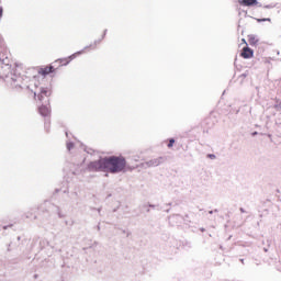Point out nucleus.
Instances as JSON below:
<instances>
[{"mask_svg":"<svg viewBox=\"0 0 281 281\" xmlns=\"http://www.w3.org/2000/svg\"><path fill=\"white\" fill-rule=\"evenodd\" d=\"M0 78L13 89L21 88V80H23L21 76L12 71V66L10 65V59L8 57H0Z\"/></svg>","mask_w":281,"mask_h":281,"instance_id":"obj_1","label":"nucleus"},{"mask_svg":"<svg viewBox=\"0 0 281 281\" xmlns=\"http://www.w3.org/2000/svg\"><path fill=\"white\" fill-rule=\"evenodd\" d=\"M126 170V158L120 156L105 157V172L117 175Z\"/></svg>","mask_w":281,"mask_h":281,"instance_id":"obj_2","label":"nucleus"},{"mask_svg":"<svg viewBox=\"0 0 281 281\" xmlns=\"http://www.w3.org/2000/svg\"><path fill=\"white\" fill-rule=\"evenodd\" d=\"M89 172H106V157L88 164Z\"/></svg>","mask_w":281,"mask_h":281,"instance_id":"obj_3","label":"nucleus"},{"mask_svg":"<svg viewBox=\"0 0 281 281\" xmlns=\"http://www.w3.org/2000/svg\"><path fill=\"white\" fill-rule=\"evenodd\" d=\"M35 89H31V91L34 93V97L36 98L37 95V100H40V102H43V100H47V98H49L52 95V90L49 88H43L38 86V82L34 83Z\"/></svg>","mask_w":281,"mask_h":281,"instance_id":"obj_4","label":"nucleus"},{"mask_svg":"<svg viewBox=\"0 0 281 281\" xmlns=\"http://www.w3.org/2000/svg\"><path fill=\"white\" fill-rule=\"evenodd\" d=\"M102 42V40H97L94 41V44L90 45V46H86L82 50H79L72 55H70L68 58H64V59H59L60 63H64L63 65H69V63H71V60H74V58H76L77 56H80V54H85L86 49H95V45H100V43Z\"/></svg>","mask_w":281,"mask_h":281,"instance_id":"obj_5","label":"nucleus"},{"mask_svg":"<svg viewBox=\"0 0 281 281\" xmlns=\"http://www.w3.org/2000/svg\"><path fill=\"white\" fill-rule=\"evenodd\" d=\"M164 161H166L165 157L153 158L151 160L146 161L145 166H147V168H157V166H161Z\"/></svg>","mask_w":281,"mask_h":281,"instance_id":"obj_6","label":"nucleus"},{"mask_svg":"<svg viewBox=\"0 0 281 281\" xmlns=\"http://www.w3.org/2000/svg\"><path fill=\"white\" fill-rule=\"evenodd\" d=\"M38 111L43 117H47L52 113V110L49 109V105H47V104H42L40 106Z\"/></svg>","mask_w":281,"mask_h":281,"instance_id":"obj_7","label":"nucleus"},{"mask_svg":"<svg viewBox=\"0 0 281 281\" xmlns=\"http://www.w3.org/2000/svg\"><path fill=\"white\" fill-rule=\"evenodd\" d=\"M243 58H254V49L249 47H244L241 52Z\"/></svg>","mask_w":281,"mask_h":281,"instance_id":"obj_8","label":"nucleus"},{"mask_svg":"<svg viewBox=\"0 0 281 281\" xmlns=\"http://www.w3.org/2000/svg\"><path fill=\"white\" fill-rule=\"evenodd\" d=\"M240 5H246L247 8H251L258 3V0H241Z\"/></svg>","mask_w":281,"mask_h":281,"instance_id":"obj_9","label":"nucleus"},{"mask_svg":"<svg viewBox=\"0 0 281 281\" xmlns=\"http://www.w3.org/2000/svg\"><path fill=\"white\" fill-rule=\"evenodd\" d=\"M53 72H54V66L42 68L38 71V74H42V76H48V74H53Z\"/></svg>","mask_w":281,"mask_h":281,"instance_id":"obj_10","label":"nucleus"},{"mask_svg":"<svg viewBox=\"0 0 281 281\" xmlns=\"http://www.w3.org/2000/svg\"><path fill=\"white\" fill-rule=\"evenodd\" d=\"M55 207V212L58 215V218H65V214L63 213V211L60 210L59 206H54Z\"/></svg>","mask_w":281,"mask_h":281,"instance_id":"obj_11","label":"nucleus"},{"mask_svg":"<svg viewBox=\"0 0 281 281\" xmlns=\"http://www.w3.org/2000/svg\"><path fill=\"white\" fill-rule=\"evenodd\" d=\"M249 44L250 45H257L258 44V38H256V36L254 35H249Z\"/></svg>","mask_w":281,"mask_h":281,"instance_id":"obj_12","label":"nucleus"},{"mask_svg":"<svg viewBox=\"0 0 281 281\" xmlns=\"http://www.w3.org/2000/svg\"><path fill=\"white\" fill-rule=\"evenodd\" d=\"M175 146V138H170L168 143V148H172Z\"/></svg>","mask_w":281,"mask_h":281,"instance_id":"obj_13","label":"nucleus"},{"mask_svg":"<svg viewBox=\"0 0 281 281\" xmlns=\"http://www.w3.org/2000/svg\"><path fill=\"white\" fill-rule=\"evenodd\" d=\"M74 148V143L68 142L67 143V150H71Z\"/></svg>","mask_w":281,"mask_h":281,"instance_id":"obj_14","label":"nucleus"},{"mask_svg":"<svg viewBox=\"0 0 281 281\" xmlns=\"http://www.w3.org/2000/svg\"><path fill=\"white\" fill-rule=\"evenodd\" d=\"M262 21H271V19L267 18V19H259L258 22L262 23Z\"/></svg>","mask_w":281,"mask_h":281,"instance_id":"obj_15","label":"nucleus"},{"mask_svg":"<svg viewBox=\"0 0 281 281\" xmlns=\"http://www.w3.org/2000/svg\"><path fill=\"white\" fill-rule=\"evenodd\" d=\"M209 158H210V159H216V155H214V154H209Z\"/></svg>","mask_w":281,"mask_h":281,"instance_id":"obj_16","label":"nucleus"},{"mask_svg":"<svg viewBox=\"0 0 281 281\" xmlns=\"http://www.w3.org/2000/svg\"><path fill=\"white\" fill-rule=\"evenodd\" d=\"M148 207H151L153 210H155L156 207H159V205L148 204Z\"/></svg>","mask_w":281,"mask_h":281,"instance_id":"obj_17","label":"nucleus"},{"mask_svg":"<svg viewBox=\"0 0 281 281\" xmlns=\"http://www.w3.org/2000/svg\"><path fill=\"white\" fill-rule=\"evenodd\" d=\"M3 16V8H0V18Z\"/></svg>","mask_w":281,"mask_h":281,"instance_id":"obj_18","label":"nucleus"},{"mask_svg":"<svg viewBox=\"0 0 281 281\" xmlns=\"http://www.w3.org/2000/svg\"><path fill=\"white\" fill-rule=\"evenodd\" d=\"M239 212H241V214H245L246 211H245L244 207H240V209H239Z\"/></svg>","mask_w":281,"mask_h":281,"instance_id":"obj_19","label":"nucleus"},{"mask_svg":"<svg viewBox=\"0 0 281 281\" xmlns=\"http://www.w3.org/2000/svg\"><path fill=\"white\" fill-rule=\"evenodd\" d=\"M214 212H218V210L215 209L214 211H209V214H214Z\"/></svg>","mask_w":281,"mask_h":281,"instance_id":"obj_20","label":"nucleus"},{"mask_svg":"<svg viewBox=\"0 0 281 281\" xmlns=\"http://www.w3.org/2000/svg\"><path fill=\"white\" fill-rule=\"evenodd\" d=\"M106 32H108V30H104L102 38H104L106 36Z\"/></svg>","mask_w":281,"mask_h":281,"instance_id":"obj_21","label":"nucleus"},{"mask_svg":"<svg viewBox=\"0 0 281 281\" xmlns=\"http://www.w3.org/2000/svg\"><path fill=\"white\" fill-rule=\"evenodd\" d=\"M256 135H258V132H252V133H251V136H252V137H256Z\"/></svg>","mask_w":281,"mask_h":281,"instance_id":"obj_22","label":"nucleus"},{"mask_svg":"<svg viewBox=\"0 0 281 281\" xmlns=\"http://www.w3.org/2000/svg\"><path fill=\"white\" fill-rule=\"evenodd\" d=\"M44 205H52V203H49V202H45V203H44Z\"/></svg>","mask_w":281,"mask_h":281,"instance_id":"obj_23","label":"nucleus"},{"mask_svg":"<svg viewBox=\"0 0 281 281\" xmlns=\"http://www.w3.org/2000/svg\"><path fill=\"white\" fill-rule=\"evenodd\" d=\"M10 226H3V229H7V228H9Z\"/></svg>","mask_w":281,"mask_h":281,"instance_id":"obj_24","label":"nucleus"},{"mask_svg":"<svg viewBox=\"0 0 281 281\" xmlns=\"http://www.w3.org/2000/svg\"><path fill=\"white\" fill-rule=\"evenodd\" d=\"M66 137H69V133L66 132Z\"/></svg>","mask_w":281,"mask_h":281,"instance_id":"obj_25","label":"nucleus"},{"mask_svg":"<svg viewBox=\"0 0 281 281\" xmlns=\"http://www.w3.org/2000/svg\"><path fill=\"white\" fill-rule=\"evenodd\" d=\"M32 216H30V215H26V218H31Z\"/></svg>","mask_w":281,"mask_h":281,"instance_id":"obj_26","label":"nucleus"},{"mask_svg":"<svg viewBox=\"0 0 281 281\" xmlns=\"http://www.w3.org/2000/svg\"><path fill=\"white\" fill-rule=\"evenodd\" d=\"M146 212H150V209H147Z\"/></svg>","mask_w":281,"mask_h":281,"instance_id":"obj_27","label":"nucleus"},{"mask_svg":"<svg viewBox=\"0 0 281 281\" xmlns=\"http://www.w3.org/2000/svg\"><path fill=\"white\" fill-rule=\"evenodd\" d=\"M266 8H271V5H266Z\"/></svg>","mask_w":281,"mask_h":281,"instance_id":"obj_28","label":"nucleus"},{"mask_svg":"<svg viewBox=\"0 0 281 281\" xmlns=\"http://www.w3.org/2000/svg\"><path fill=\"white\" fill-rule=\"evenodd\" d=\"M45 128H47V123H45Z\"/></svg>","mask_w":281,"mask_h":281,"instance_id":"obj_29","label":"nucleus"},{"mask_svg":"<svg viewBox=\"0 0 281 281\" xmlns=\"http://www.w3.org/2000/svg\"><path fill=\"white\" fill-rule=\"evenodd\" d=\"M8 251H10V245H9V247H8Z\"/></svg>","mask_w":281,"mask_h":281,"instance_id":"obj_30","label":"nucleus"},{"mask_svg":"<svg viewBox=\"0 0 281 281\" xmlns=\"http://www.w3.org/2000/svg\"><path fill=\"white\" fill-rule=\"evenodd\" d=\"M98 213L100 214V209H98Z\"/></svg>","mask_w":281,"mask_h":281,"instance_id":"obj_31","label":"nucleus"},{"mask_svg":"<svg viewBox=\"0 0 281 281\" xmlns=\"http://www.w3.org/2000/svg\"><path fill=\"white\" fill-rule=\"evenodd\" d=\"M98 229L100 231V226H98Z\"/></svg>","mask_w":281,"mask_h":281,"instance_id":"obj_32","label":"nucleus"},{"mask_svg":"<svg viewBox=\"0 0 281 281\" xmlns=\"http://www.w3.org/2000/svg\"><path fill=\"white\" fill-rule=\"evenodd\" d=\"M240 261L244 262V259H241Z\"/></svg>","mask_w":281,"mask_h":281,"instance_id":"obj_33","label":"nucleus"}]
</instances>
